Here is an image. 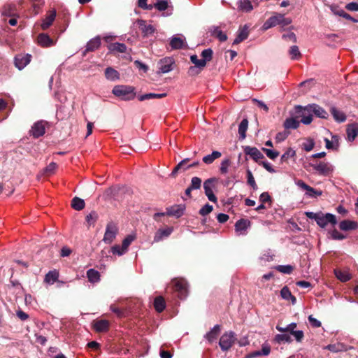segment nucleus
I'll return each mask as SVG.
<instances>
[{
  "label": "nucleus",
  "instance_id": "nucleus-1",
  "mask_svg": "<svg viewBox=\"0 0 358 358\" xmlns=\"http://www.w3.org/2000/svg\"><path fill=\"white\" fill-rule=\"evenodd\" d=\"M292 23V19L285 17L284 15L280 13H275L270 17L263 24L262 29L267 30L271 27L280 25L282 27H286Z\"/></svg>",
  "mask_w": 358,
  "mask_h": 358
},
{
  "label": "nucleus",
  "instance_id": "nucleus-2",
  "mask_svg": "<svg viewBox=\"0 0 358 358\" xmlns=\"http://www.w3.org/2000/svg\"><path fill=\"white\" fill-rule=\"evenodd\" d=\"M112 92L115 96L124 101L133 100L136 96L134 88L128 85H116Z\"/></svg>",
  "mask_w": 358,
  "mask_h": 358
},
{
  "label": "nucleus",
  "instance_id": "nucleus-3",
  "mask_svg": "<svg viewBox=\"0 0 358 358\" xmlns=\"http://www.w3.org/2000/svg\"><path fill=\"white\" fill-rule=\"evenodd\" d=\"M236 334L234 331H227L220 338L219 345L222 351L229 350L236 341Z\"/></svg>",
  "mask_w": 358,
  "mask_h": 358
},
{
  "label": "nucleus",
  "instance_id": "nucleus-4",
  "mask_svg": "<svg viewBox=\"0 0 358 358\" xmlns=\"http://www.w3.org/2000/svg\"><path fill=\"white\" fill-rule=\"evenodd\" d=\"M310 165L320 176H329L334 171V166L329 162H320Z\"/></svg>",
  "mask_w": 358,
  "mask_h": 358
},
{
  "label": "nucleus",
  "instance_id": "nucleus-5",
  "mask_svg": "<svg viewBox=\"0 0 358 358\" xmlns=\"http://www.w3.org/2000/svg\"><path fill=\"white\" fill-rule=\"evenodd\" d=\"M337 220L336 216L331 213H323L319 212V215L317 219L316 223L321 228H325L329 224L333 227L337 224Z\"/></svg>",
  "mask_w": 358,
  "mask_h": 358
},
{
  "label": "nucleus",
  "instance_id": "nucleus-6",
  "mask_svg": "<svg viewBox=\"0 0 358 358\" xmlns=\"http://www.w3.org/2000/svg\"><path fill=\"white\" fill-rule=\"evenodd\" d=\"M118 232V227L117 224L113 222H110L107 224L106 231L103 238V241L107 244L111 243L115 238Z\"/></svg>",
  "mask_w": 358,
  "mask_h": 358
},
{
  "label": "nucleus",
  "instance_id": "nucleus-7",
  "mask_svg": "<svg viewBox=\"0 0 358 358\" xmlns=\"http://www.w3.org/2000/svg\"><path fill=\"white\" fill-rule=\"evenodd\" d=\"M174 289L178 292V296L183 299L187 296V284L183 278H176L172 281Z\"/></svg>",
  "mask_w": 358,
  "mask_h": 358
},
{
  "label": "nucleus",
  "instance_id": "nucleus-8",
  "mask_svg": "<svg viewBox=\"0 0 358 358\" xmlns=\"http://www.w3.org/2000/svg\"><path fill=\"white\" fill-rule=\"evenodd\" d=\"M296 185L301 188L302 189L306 191V196L310 198H316L319 196H321L322 194V192L321 190H317L312 187L306 184L303 180H299L296 182Z\"/></svg>",
  "mask_w": 358,
  "mask_h": 358
},
{
  "label": "nucleus",
  "instance_id": "nucleus-9",
  "mask_svg": "<svg viewBox=\"0 0 358 358\" xmlns=\"http://www.w3.org/2000/svg\"><path fill=\"white\" fill-rule=\"evenodd\" d=\"M296 112L301 117V122L304 124H309L313 120V113L309 110L308 106L302 107L301 106H296Z\"/></svg>",
  "mask_w": 358,
  "mask_h": 358
},
{
  "label": "nucleus",
  "instance_id": "nucleus-10",
  "mask_svg": "<svg viewBox=\"0 0 358 358\" xmlns=\"http://www.w3.org/2000/svg\"><path fill=\"white\" fill-rule=\"evenodd\" d=\"M174 61L171 57H165L159 60L158 62V68L162 73H166L173 70V64Z\"/></svg>",
  "mask_w": 358,
  "mask_h": 358
},
{
  "label": "nucleus",
  "instance_id": "nucleus-11",
  "mask_svg": "<svg viewBox=\"0 0 358 358\" xmlns=\"http://www.w3.org/2000/svg\"><path fill=\"white\" fill-rule=\"evenodd\" d=\"M31 55L29 54H20L15 57V66L19 69H23L31 62Z\"/></svg>",
  "mask_w": 358,
  "mask_h": 358
},
{
  "label": "nucleus",
  "instance_id": "nucleus-12",
  "mask_svg": "<svg viewBox=\"0 0 358 358\" xmlns=\"http://www.w3.org/2000/svg\"><path fill=\"white\" fill-rule=\"evenodd\" d=\"M136 24L141 29L143 37H148L155 31V28L152 24H147L146 22L143 20H137Z\"/></svg>",
  "mask_w": 358,
  "mask_h": 358
},
{
  "label": "nucleus",
  "instance_id": "nucleus-13",
  "mask_svg": "<svg viewBox=\"0 0 358 358\" xmlns=\"http://www.w3.org/2000/svg\"><path fill=\"white\" fill-rule=\"evenodd\" d=\"M189 160H190L189 158H185V159H182L181 162H180L177 164V166L173 169V171L171 173V175L172 176H175L178 172V171H180V170L185 171L187 169L193 168V167H196V166H199V161L194 162L193 163L186 166V164Z\"/></svg>",
  "mask_w": 358,
  "mask_h": 358
},
{
  "label": "nucleus",
  "instance_id": "nucleus-14",
  "mask_svg": "<svg viewBox=\"0 0 358 358\" xmlns=\"http://www.w3.org/2000/svg\"><path fill=\"white\" fill-rule=\"evenodd\" d=\"M170 45L172 49H181L186 46V39L182 35H174L171 38Z\"/></svg>",
  "mask_w": 358,
  "mask_h": 358
},
{
  "label": "nucleus",
  "instance_id": "nucleus-15",
  "mask_svg": "<svg viewBox=\"0 0 358 358\" xmlns=\"http://www.w3.org/2000/svg\"><path fill=\"white\" fill-rule=\"evenodd\" d=\"M45 124L43 121H38L34 124L30 130V134L34 138H38L45 134Z\"/></svg>",
  "mask_w": 358,
  "mask_h": 358
},
{
  "label": "nucleus",
  "instance_id": "nucleus-16",
  "mask_svg": "<svg viewBox=\"0 0 358 358\" xmlns=\"http://www.w3.org/2000/svg\"><path fill=\"white\" fill-rule=\"evenodd\" d=\"M244 152L247 155H250L256 162L263 159L264 155L255 147L245 146Z\"/></svg>",
  "mask_w": 358,
  "mask_h": 358
},
{
  "label": "nucleus",
  "instance_id": "nucleus-17",
  "mask_svg": "<svg viewBox=\"0 0 358 358\" xmlns=\"http://www.w3.org/2000/svg\"><path fill=\"white\" fill-rule=\"evenodd\" d=\"M250 226V222L249 220L241 219L236 222L235 230L238 235H245Z\"/></svg>",
  "mask_w": 358,
  "mask_h": 358
},
{
  "label": "nucleus",
  "instance_id": "nucleus-18",
  "mask_svg": "<svg viewBox=\"0 0 358 358\" xmlns=\"http://www.w3.org/2000/svg\"><path fill=\"white\" fill-rule=\"evenodd\" d=\"M185 209L184 205H175L167 208L166 215L178 218L184 214Z\"/></svg>",
  "mask_w": 358,
  "mask_h": 358
},
{
  "label": "nucleus",
  "instance_id": "nucleus-19",
  "mask_svg": "<svg viewBox=\"0 0 358 358\" xmlns=\"http://www.w3.org/2000/svg\"><path fill=\"white\" fill-rule=\"evenodd\" d=\"M173 231L172 227H166L164 229H159L155 234L154 242L157 243L163 239L169 237Z\"/></svg>",
  "mask_w": 358,
  "mask_h": 358
},
{
  "label": "nucleus",
  "instance_id": "nucleus-20",
  "mask_svg": "<svg viewBox=\"0 0 358 358\" xmlns=\"http://www.w3.org/2000/svg\"><path fill=\"white\" fill-rule=\"evenodd\" d=\"M248 26L247 24L244 25L243 27L240 28L238 31V34L236 38L234 39L233 44L236 45L240 43L241 42L245 40L249 35Z\"/></svg>",
  "mask_w": 358,
  "mask_h": 358
},
{
  "label": "nucleus",
  "instance_id": "nucleus-21",
  "mask_svg": "<svg viewBox=\"0 0 358 358\" xmlns=\"http://www.w3.org/2000/svg\"><path fill=\"white\" fill-rule=\"evenodd\" d=\"M309 110L313 114H315L317 117L320 118H327L328 116L327 112L322 107L317 104H309L308 105Z\"/></svg>",
  "mask_w": 358,
  "mask_h": 358
},
{
  "label": "nucleus",
  "instance_id": "nucleus-22",
  "mask_svg": "<svg viewBox=\"0 0 358 358\" xmlns=\"http://www.w3.org/2000/svg\"><path fill=\"white\" fill-rule=\"evenodd\" d=\"M209 31L211 35L219 39L220 41L224 42L227 40V36L226 34L222 32V31L220 29L219 27L213 26L210 27Z\"/></svg>",
  "mask_w": 358,
  "mask_h": 358
},
{
  "label": "nucleus",
  "instance_id": "nucleus-23",
  "mask_svg": "<svg viewBox=\"0 0 358 358\" xmlns=\"http://www.w3.org/2000/svg\"><path fill=\"white\" fill-rule=\"evenodd\" d=\"M38 43L42 47H50L55 44L53 40L46 34H40L37 38Z\"/></svg>",
  "mask_w": 358,
  "mask_h": 358
},
{
  "label": "nucleus",
  "instance_id": "nucleus-24",
  "mask_svg": "<svg viewBox=\"0 0 358 358\" xmlns=\"http://www.w3.org/2000/svg\"><path fill=\"white\" fill-rule=\"evenodd\" d=\"M325 147L329 150H337L339 147V137L337 135H332L331 140L324 138Z\"/></svg>",
  "mask_w": 358,
  "mask_h": 358
},
{
  "label": "nucleus",
  "instance_id": "nucleus-25",
  "mask_svg": "<svg viewBox=\"0 0 358 358\" xmlns=\"http://www.w3.org/2000/svg\"><path fill=\"white\" fill-rule=\"evenodd\" d=\"M101 45V38L99 36H96L87 42L86 45V49L84 52V55L86 52L94 51L99 48Z\"/></svg>",
  "mask_w": 358,
  "mask_h": 358
},
{
  "label": "nucleus",
  "instance_id": "nucleus-26",
  "mask_svg": "<svg viewBox=\"0 0 358 358\" xmlns=\"http://www.w3.org/2000/svg\"><path fill=\"white\" fill-rule=\"evenodd\" d=\"M220 332V326L219 324H216L211 329L210 331H208L206 335L205 338L208 340L209 343H213L215 341L219 334Z\"/></svg>",
  "mask_w": 358,
  "mask_h": 358
},
{
  "label": "nucleus",
  "instance_id": "nucleus-27",
  "mask_svg": "<svg viewBox=\"0 0 358 358\" xmlns=\"http://www.w3.org/2000/svg\"><path fill=\"white\" fill-rule=\"evenodd\" d=\"M358 227V224L352 220H345L339 223V228L342 231L354 230Z\"/></svg>",
  "mask_w": 358,
  "mask_h": 358
},
{
  "label": "nucleus",
  "instance_id": "nucleus-28",
  "mask_svg": "<svg viewBox=\"0 0 358 358\" xmlns=\"http://www.w3.org/2000/svg\"><path fill=\"white\" fill-rule=\"evenodd\" d=\"M348 140L350 142L353 141L358 135V124H353L348 127L347 130Z\"/></svg>",
  "mask_w": 358,
  "mask_h": 358
},
{
  "label": "nucleus",
  "instance_id": "nucleus-29",
  "mask_svg": "<svg viewBox=\"0 0 358 358\" xmlns=\"http://www.w3.org/2000/svg\"><path fill=\"white\" fill-rule=\"evenodd\" d=\"M59 272L57 270L50 271L45 276L44 282L48 285H53L58 280Z\"/></svg>",
  "mask_w": 358,
  "mask_h": 358
},
{
  "label": "nucleus",
  "instance_id": "nucleus-30",
  "mask_svg": "<svg viewBox=\"0 0 358 358\" xmlns=\"http://www.w3.org/2000/svg\"><path fill=\"white\" fill-rule=\"evenodd\" d=\"M222 156V153L220 151L214 150L211 154L204 156L202 161L206 164H211L215 160L219 159Z\"/></svg>",
  "mask_w": 358,
  "mask_h": 358
},
{
  "label": "nucleus",
  "instance_id": "nucleus-31",
  "mask_svg": "<svg viewBox=\"0 0 358 358\" xmlns=\"http://www.w3.org/2000/svg\"><path fill=\"white\" fill-rule=\"evenodd\" d=\"M280 296L285 300H290L292 304H295L296 302V299L294 296H293L289 290V289L285 286L280 290Z\"/></svg>",
  "mask_w": 358,
  "mask_h": 358
},
{
  "label": "nucleus",
  "instance_id": "nucleus-32",
  "mask_svg": "<svg viewBox=\"0 0 358 358\" xmlns=\"http://www.w3.org/2000/svg\"><path fill=\"white\" fill-rule=\"evenodd\" d=\"M271 352V348L268 345H264L262 348L261 350L253 352L250 354H249L246 358H255L256 357L259 356H267L269 355Z\"/></svg>",
  "mask_w": 358,
  "mask_h": 358
},
{
  "label": "nucleus",
  "instance_id": "nucleus-33",
  "mask_svg": "<svg viewBox=\"0 0 358 358\" xmlns=\"http://www.w3.org/2000/svg\"><path fill=\"white\" fill-rule=\"evenodd\" d=\"M16 9L14 5L7 3L5 4L1 9V13L3 16L11 17L15 15Z\"/></svg>",
  "mask_w": 358,
  "mask_h": 358
},
{
  "label": "nucleus",
  "instance_id": "nucleus-34",
  "mask_svg": "<svg viewBox=\"0 0 358 358\" xmlns=\"http://www.w3.org/2000/svg\"><path fill=\"white\" fill-rule=\"evenodd\" d=\"M93 327L94 329L98 332L106 331L108 329L109 322L106 320H98L94 323Z\"/></svg>",
  "mask_w": 358,
  "mask_h": 358
},
{
  "label": "nucleus",
  "instance_id": "nucleus-35",
  "mask_svg": "<svg viewBox=\"0 0 358 358\" xmlns=\"http://www.w3.org/2000/svg\"><path fill=\"white\" fill-rule=\"evenodd\" d=\"M105 76L106 79L115 81L120 78L119 73L111 67H108L105 70Z\"/></svg>",
  "mask_w": 358,
  "mask_h": 358
},
{
  "label": "nucleus",
  "instance_id": "nucleus-36",
  "mask_svg": "<svg viewBox=\"0 0 358 358\" xmlns=\"http://www.w3.org/2000/svg\"><path fill=\"white\" fill-rule=\"evenodd\" d=\"M324 349H327L333 352H338L342 351H346L348 350V347L341 343H338L336 344H329L327 345Z\"/></svg>",
  "mask_w": 358,
  "mask_h": 358
},
{
  "label": "nucleus",
  "instance_id": "nucleus-37",
  "mask_svg": "<svg viewBox=\"0 0 358 358\" xmlns=\"http://www.w3.org/2000/svg\"><path fill=\"white\" fill-rule=\"evenodd\" d=\"M191 62L195 65V66H191L189 68V72L195 70V68H203L206 66L205 60L199 59L196 55H193L190 57Z\"/></svg>",
  "mask_w": 358,
  "mask_h": 358
},
{
  "label": "nucleus",
  "instance_id": "nucleus-38",
  "mask_svg": "<svg viewBox=\"0 0 358 358\" xmlns=\"http://www.w3.org/2000/svg\"><path fill=\"white\" fill-rule=\"evenodd\" d=\"M238 9L243 12H250L253 6L249 0H239L238 1Z\"/></svg>",
  "mask_w": 358,
  "mask_h": 358
},
{
  "label": "nucleus",
  "instance_id": "nucleus-39",
  "mask_svg": "<svg viewBox=\"0 0 358 358\" xmlns=\"http://www.w3.org/2000/svg\"><path fill=\"white\" fill-rule=\"evenodd\" d=\"M56 17V11L53 10L45 19L43 20L41 24V28L43 30L47 29L53 22Z\"/></svg>",
  "mask_w": 358,
  "mask_h": 358
},
{
  "label": "nucleus",
  "instance_id": "nucleus-40",
  "mask_svg": "<svg viewBox=\"0 0 358 358\" xmlns=\"http://www.w3.org/2000/svg\"><path fill=\"white\" fill-rule=\"evenodd\" d=\"M331 114L338 122H343L346 120L345 115L341 110L336 109V108H331Z\"/></svg>",
  "mask_w": 358,
  "mask_h": 358
},
{
  "label": "nucleus",
  "instance_id": "nucleus-41",
  "mask_svg": "<svg viewBox=\"0 0 358 358\" xmlns=\"http://www.w3.org/2000/svg\"><path fill=\"white\" fill-rule=\"evenodd\" d=\"M336 278L341 282H347L351 279V275L347 271L335 270Z\"/></svg>",
  "mask_w": 358,
  "mask_h": 358
},
{
  "label": "nucleus",
  "instance_id": "nucleus-42",
  "mask_svg": "<svg viewBox=\"0 0 358 358\" xmlns=\"http://www.w3.org/2000/svg\"><path fill=\"white\" fill-rule=\"evenodd\" d=\"M166 96V93H162V94L148 93V94H142V95L139 96L138 100L141 101H145L147 99H161V98L165 97Z\"/></svg>",
  "mask_w": 358,
  "mask_h": 358
},
{
  "label": "nucleus",
  "instance_id": "nucleus-43",
  "mask_svg": "<svg viewBox=\"0 0 358 358\" xmlns=\"http://www.w3.org/2000/svg\"><path fill=\"white\" fill-rule=\"evenodd\" d=\"M215 182L216 179L215 178H208L204 182L203 189L205 194L213 192Z\"/></svg>",
  "mask_w": 358,
  "mask_h": 358
},
{
  "label": "nucleus",
  "instance_id": "nucleus-44",
  "mask_svg": "<svg viewBox=\"0 0 358 358\" xmlns=\"http://www.w3.org/2000/svg\"><path fill=\"white\" fill-rule=\"evenodd\" d=\"M248 127V121L247 119H243L238 126V134L241 139H244L246 136V131Z\"/></svg>",
  "mask_w": 358,
  "mask_h": 358
},
{
  "label": "nucleus",
  "instance_id": "nucleus-45",
  "mask_svg": "<svg viewBox=\"0 0 358 358\" xmlns=\"http://www.w3.org/2000/svg\"><path fill=\"white\" fill-rule=\"evenodd\" d=\"M299 126V122L294 118L290 117L285 120L284 127L285 129H297Z\"/></svg>",
  "mask_w": 358,
  "mask_h": 358
},
{
  "label": "nucleus",
  "instance_id": "nucleus-46",
  "mask_svg": "<svg viewBox=\"0 0 358 358\" xmlns=\"http://www.w3.org/2000/svg\"><path fill=\"white\" fill-rule=\"evenodd\" d=\"M87 276L90 282H96L100 279L99 273L94 269H90L87 272Z\"/></svg>",
  "mask_w": 358,
  "mask_h": 358
},
{
  "label": "nucleus",
  "instance_id": "nucleus-47",
  "mask_svg": "<svg viewBox=\"0 0 358 358\" xmlns=\"http://www.w3.org/2000/svg\"><path fill=\"white\" fill-rule=\"evenodd\" d=\"M154 307L155 310L159 313H161L164 310L165 302L162 296H158L155 298L154 301Z\"/></svg>",
  "mask_w": 358,
  "mask_h": 358
},
{
  "label": "nucleus",
  "instance_id": "nucleus-48",
  "mask_svg": "<svg viewBox=\"0 0 358 358\" xmlns=\"http://www.w3.org/2000/svg\"><path fill=\"white\" fill-rule=\"evenodd\" d=\"M72 208L76 210H81L85 208V201L78 197H74L71 203Z\"/></svg>",
  "mask_w": 358,
  "mask_h": 358
},
{
  "label": "nucleus",
  "instance_id": "nucleus-49",
  "mask_svg": "<svg viewBox=\"0 0 358 358\" xmlns=\"http://www.w3.org/2000/svg\"><path fill=\"white\" fill-rule=\"evenodd\" d=\"M110 50L117 51L120 53H124L127 51V46L124 43H114L110 45Z\"/></svg>",
  "mask_w": 358,
  "mask_h": 358
},
{
  "label": "nucleus",
  "instance_id": "nucleus-50",
  "mask_svg": "<svg viewBox=\"0 0 358 358\" xmlns=\"http://www.w3.org/2000/svg\"><path fill=\"white\" fill-rule=\"evenodd\" d=\"M231 165V160L229 158L224 159L220 164V171L222 174H226L229 171V167Z\"/></svg>",
  "mask_w": 358,
  "mask_h": 358
},
{
  "label": "nucleus",
  "instance_id": "nucleus-51",
  "mask_svg": "<svg viewBox=\"0 0 358 358\" xmlns=\"http://www.w3.org/2000/svg\"><path fill=\"white\" fill-rule=\"evenodd\" d=\"M296 326H297L296 323L292 322V323L289 324L285 327H280L279 325H277L276 329L280 332H289L291 334L292 332H293L295 330Z\"/></svg>",
  "mask_w": 358,
  "mask_h": 358
},
{
  "label": "nucleus",
  "instance_id": "nucleus-52",
  "mask_svg": "<svg viewBox=\"0 0 358 358\" xmlns=\"http://www.w3.org/2000/svg\"><path fill=\"white\" fill-rule=\"evenodd\" d=\"M275 340L276 342L280 343H291L292 339L291 336L287 334H277L275 337Z\"/></svg>",
  "mask_w": 358,
  "mask_h": 358
},
{
  "label": "nucleus",
  "instance_id": "nucleus-53",
  "mask_svg": "<svg viewBox=\"0 0 358 358\" xmlns=\"http://www.w3.org/2000/svg\"><path fill=\"white\" fill-rule=\"evenodd\" d=\"M315 146V141L312 138H307L302 143V148L306 152L311 151Z\"/></svg>",
  "mask_w": 358,
  "mask_h": 358
},
{
  "label": "nucleus",
  "instance_id": "nucleus-54",
  "mask_svg": "<svg viewBox=\"0 0 358 358\" xmlns=\"http://www.w3.org/2000/svg\"><path fill=\"white\" fill-rule=\"evenodd\" d=\"M246 173H247L248 184L249 185H250L254 190H256L257 189V185L256 184L255 178L253 177L252 171L250 169H248Z\"/></svg>",
  "mask_w": 358,
  "mask_h": 358
},
{
  "label": "nucleus",
  "instance_id": "nucleus-55",
  "mask_svg": "<svg viewBox=\"0 0 358 358\" xmlns=\"http://www.w3.org/2000/svg\"><path fill=\"white\" fill-rule=\"evenodd\" d=\"M276 270L285 274H290L293 271L291 265H279L275 267Z\"/></svg>",
  "mask_w": 358,
  "mask_h": 358
},
{
  "label": "nucleus",
  "instance_id": "nucleus-56",
  "mask_svg": "<svg viewBox=\"0 0 358 358\" xmlns=\"http://www.w3.org/2000/svg\"><path fill=\"white\" fill-rule=\"evenodd\" d=\"M289 53L292 59H297L301 56L299 49L296 45L292 46L289 49Z\"/></svg>",
  "mask_w": 358,
  "mask_h": 358
},
{
  "label": "nucleus",
  "instance_id": "nucleus-57",
  "mask_svg": "<svg viewBox=\"0 0 358 358\" xmlns=\"http://www.w3.org/2000/svg\"><path fill=\"white\" fill-rule=\"evenodd\" d=\"M213 56V50L210 48L205 49L201 52L202 60H205V64L206 62L210 61Z\"/></svg>",
  "mask_w": 358,
  "mask_h": 358
},
{
  "label": "nucleus",
  "instance_id": "nucleus-58",
  "mask_svg": "<svg viewBox=\"0 0 358 358\" xmlns=\"http://www.w3.org/2000/svg\"><path fill=\"white\" fill-rule=\"evenodd\" d=\"M296 155V152L292 148L287 149L285 153L281 156V161L286 162L289 158L294 157Z\"/></svg>",
  "mask_w": 358,
  "mask_h": 358
},
{
  "label": "nucleus",
  "instance_id": "nucleus-59",
  "mask_svg": "<svg viewBox=\"0 0 358 358\" xmlns=\"http://www.w3.org/2000/svg\"><path fill=\"white\" fill-rule=\"evenodd\" d=\"M135 236L134 235H128L122 241V247L126 250H128V248L129 245L134 241Z\"/></svg>",
  "mask_w": 358,
  "mask_h": 358
},
{
  "label": "nucleus",
  "instance_id": "nucleus-60",
  "mask_svg": "<svg viewBox=\"0 0 358 358\" xmlns=\"http://www.w3.org/2000/svg\"><path fill=\"white\" fill-rule=\"evenodd\" d=\"M262 150L271 159H275L279 155V152L273 150L262 148Z\"/></svg>",
  "mask_w": 358,
  "mask_h": 358
},
{
  "label": "nucleus",
  "instance_id": "nucleus-61",
  "mask_svg": "<svg viewBox=\"0 0 358 358\" xmlns=\"http://www.w3.org/2000/svg\"><path fill=\"white\" fill-rule=\"evenodd\" d=\"M329 234L331 236V238L334 240H343L346 238V236L343 235V234L340 233L336 229H334L329 231Z\"/></svg>",
  "mask_w": 358,
  "mask_h": 358
},
{
  "label": "nucleus",
  "instance_id": "nucleus-62",
  "mask_svg": "<svg viewBox=\"0 0 358 358\" xmlns=\"http://www.w3.org/2000/svg\"><path fill=\"white\" fill-rule=\"evenodd\" d=\"M111 252L113 255L122 256L127 252V250H124L122 246H120L119 245H115L111 248Z\"/></svg>",
  "mask_w": 358,
  "mask_h": 358
},
{
  "label": "nucleus",
  "instance_id": "nucleus-63",
  "mask_svg": "<svg viewBox=\"0 0 358 358\" xmlns=\"http://www.w3.org/2000/svg\"><path fill=\"white\" fill-rule=\"evenodd\" d=\"M201 185V180L199 177H193L191 180L190 187L193 189H199Z\"/></svg>",
  "mask_w": 358,
  "mask_h": 358
},
{
  "label": "nucleus",
  "instance_id": "nucleus-64",
  "mask_svg": "<svg viewBox=\"0 0 358 358\" xmlns=\"http://www.w3.org/2000/svg\"><path fill=\"white\" fill-rule=\"evenodd\" d=\"M155 8L160 11L165 10L168 8V2L165 0H159L154 5Z\"/></svg>",
  "mask_w": 358,
  "mask_h": 358
}]
</instances>
